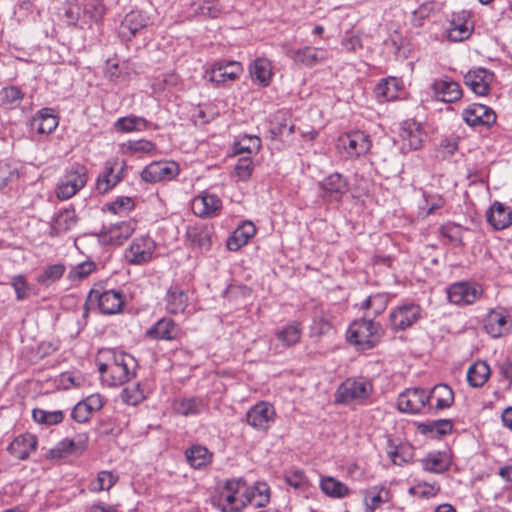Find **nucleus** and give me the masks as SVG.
Listing matches in <instances>:
<instances>
[{
  "mask_svg": "<svg viewBox=\"0 0 512 512\" xmlns=\"http://www.w3.org/2000/svg\"><path fill=\"white\" fill-rule=\"evenodd\" d=\"M270 500V488L265 482H257L252 487H246L243 490L244 507L252 505L254 507H264Z\"/></svg>",
  "mask_w": 512,
  "mask_h": 512,
  "instance_id": "7c9ffc66",
  "label": "nucleus"
},
{
  "mask_svg": "<svg viewBox=\"0 0 512 512\" xmlns=\"http://www.w3.org/2000/svg\"><path fill=\"white\" fill-rule=\"evenodd\" d=\"M88 300L97 301L98 308L102 314L114 315L122 311L125 296L121 290L111 289L101 291L100 289L93 288L89 292Z\"/></svg>",
  "mask_w": 512,
  "mask_h": 512,
  "instance_id": "0eeeda50",
  "label": "nucleus"
},
{
  "mask_svg": "<svg viewBox=\"0 0 512 512\" xmlns=\"http://www.w3.org/2000/svg\"><path fill=\"white\" fill-rule=\"evenodd\" d=\"M253 171V161L250 156L242 157L235 166V172L239 180L246 181Z\"/></svg>",
  "mask_w": 512,
  "mask_h": 512,
  "instance_id": "338daca9",
  "label": "nucleus"
},
{
  "mask_svg": "<svg viewBox=\"0 0 512 512\" xmlns=\"http://www.w3.org/2000/svg\"><path fill=\"white\" fill-rule=\"evenodd\" d=\"M320 488L325 495L331 498H344L350 492L346 484L331 476L320 479Z\"/></svg>",
  "mask_w": 512,
  "mask_h": 512,
  "instance_id": "a18cd8bd",
  "label": "nucleus"
},
{
  "mask_svg": "<svg viewBox=\"0 0 512 512\" xmlns=\"http://www.w3.org/2000/svg\"><path fill=\"white\" fill-rule=\"evenodd\" d=\"M402 81L396 77L381 79L374 87V95L378 102L385 103L396 100L402 89Z\"/></svg>",
  "mask_w": 512,
  "mask_h": 512,
  "instance_id": "bb28decb",
  "label": "nucleus"
},
{
  "mask_svg": "<svg viewBox=\"0 0 512 512\" xmlns=\"http://www.w3.org/2000/svg\"><path fill=\"white\" fill-rule=\"evenodd\" d=\"M147 25L148 18L143 13L139 11H131L124 17L120 25V33L124 37H133Z\"/></svg>",
  "mask_w": 512,
  "mask_h": 512,
  "instance_id": "58836bf2",
  "label": "nucleus"
},
{
  "mask_svg": "<svg viewBox=\"0 0 512 512\" xmlns=\"http://www.w3.org/2000/svg\"><path fill=\"white\" fill-rule=\"evenodd\" d=\"M58 126V118L53 114L52 109L43 108L38 111L30 120V127L39 134H50Z\"/></svg>",
  "mask_w": 512,
  "mask_h": 512,
  "instance_id": "2f4dec72",
  "label": "nucleus"
},
{
  "mask_svg": "<svg viewBox=\"0 0 512 512\" xmlns=\"http://www.w3.org/2000/svg\"><path fill=\"white\" fill-rule=\"evenodd\" d=\"M487 220L496 230H502L512 224V211L500 202H494L487 212Z\"/></svg>",
  "mask_w": 512,
  "mask_h": 512,
  "instance_id": "c9c22d12",
  "label": "nucleus"
},
{
  "mask_svg": "<svg viewBox=\"0 0 512 512\" xmlns=\"http://www.w3.org/2000/svg\"><path fill=\"white\" fill-rule=\"evenodd\" d=\"M483 294L482 287L475 282L460 281L447 288V298L451 304L466 306L475 303Z\"/></svg>",
  "mask_w": 512,
  "mask_h": 512,
  "instance_id": "423d86ee",
  "label": "nucleus"
},
{
  "mask_svg": "<svg viewBox=\"0 0 512 512\" xmlns=\"http://www.w3.org/2000/svg\"><path fill=\"white\" fill-rule=\"evenodd\" d=\"M427 396H429V401L436 400V409L438 410L449 408L454 401V393L446 384L435 385L430 392H427Z\"/></svg>",
  "mask_w": 512,
  "mask_h": 512,
  "instance_id": "49530a36",
  "label": "nucleus"
},
{
  "mask_svg": "<svg viewBox=\"0 0 512 512\" xmlns=\"http://www.w3.org/2000/svg\"><path fill=\"white\" fill-rule=\"evenodd\" d=\"M105 9L98 0H91L84 4L82 20L85 23H99L102 20Z\"/></svg>",
  "mask_w": 512,
  "mask_h": 512,
  "instance_id": "603ef678",
  "label": "nucleus"
},
{
  "mask_svg": "<svg viewBox=\"0 0 512 512\" xmlns=\"http://www.w3.org/2000/svg\"><path fill=\"white\" fill-rule=\"evenodd\" d=\"M275 336L285 347H290L299 342L301 329L297 323L293 322L281 329H278L275 332Z\"/></svg>",
  "mask_w": 512,
  "mask_h": 512,
  "instance_id": "8fccbe9b",
  "label": "nucleus"
},
{
  "mask_svg": "<svg viewBox=\"0 0 512 512\" xmlns=\"http://www.w3.org/2000/svg\"><path fill=\"white\" fill-rule=\"evenodd\" d=\"M425 471L431 473H443L451 466V458L446 452H432L421 460Z\"/></svg>",
  "mask_w": 512,
  "mask_h": 512,
  "instance_id": "ea45409f",
  "label": "nucleus"
},
{
  "mask_svg": "<svg viewBox=\"0 0 512 512\" xmlns=\"http://www.w3.org/2000/svg\"><path fill=\"white\" fill-rule=\"evenodd\" d=\"M37 448V439L34 435L26 433L14 438L7 451L18 460H26Z\"/></svg>",
  "mask_w": 512,
  "mask_h": 512,
  "instance_id": "a878e982",
  "label": "nucleus"
},
{
  "mask_svg": "<svg viewBox=\"0 0 512 512\" xmlns=\"http://www.w3.org/2000/svg\"><path fill=\"white\" fill-rule=\"evenodd\" d=\"M282 50L284 54L292 59L295 63H299L308 67H313L326 58L325 50L322 48L306 46L303 48L294 49L289 44H283Z\"/></svg>",
  "mask_w": 512,
  "mask_h": 512,
  "instance_id": "f3484780",
  "label": "nucleus"
},
{
  "mask_svg": "<svg viewBox=\"0 0 512 512\" xmlns=\"http://www.w3.org/2000/svg\"><path fill=\"white\" fill-rule=\"evenodd\" d=\"M285 483L299 493H305L310 488V481L304 471L292 468L284 472Z\"/></svg>",
  "mask_w": 512,
  "mask_h": 512,
  "instance_id": "de8ad7c7",
  "label": "nucleus"
},
{
  "mask_svg": "<svg viewBox=\"0 0 512 512\" xmlns=\"http://www.w3.org/2000/svg\"><path fill=\"white\" fill-rule=\"evenodd\" d=\"M11 286L14 288L16 293V299L22 301L27 299L32 291V285L28 283L27 279L23 275H15L11 278Z\"/></svg>",
  "mask_w": 512,
  "mask_h": 512,
  "instance_id": "680f3d73",
  "label": "nucleus"
},
{
  "mask_svg": "<svg viewBox=\"0 0 512 512\" xmlns=\"http://www.w3.org/2000/svg\"><path fill=\"white\" fill-rule=\"evenodd\" d=\"M242 72V65L237 61H218L205 71L204 79L220 87L237 80Z\"/></svg>",
  "mask_w": 512,
  "mask_h": 512,
  "instance_id": "39448f33",
  "label": "nucleus"
},
{
  "mask_svg": "<svg viewBox=\"0 0 512 512\" xmlns=\"http://www.w3.org/2000/svg\"><path fill=\"white\" fill-rule=\"evenodd\" d=\"M471 13L466 10L454 12L446 29V36L452 42H461L468 39L473 31V25L469 23Z\"/></svg>",
  "mask_w": 512,
  "mask_h": 512,
  "instance_id": "dca6fc26",
  "label": "nucleus"
},
{
  "mask_svg": "<svg viewBox=\"0 0 512 512\" xmlns=\"http://www.w3.org/2000/svg\"><path fill=\"white\" fill-rule=\"evenodd\" d=\"M65 272L63 264H53L46 267L44 272L38 276L37 281L42 285H49L58 281Z\"/></svg>",
  "mask_w": 512,
  "mask_h": 512,
  "instance_id": "bf43d9fd",
  "label": "nucleus"
},
{
  "mask_svg": "<svg viewBox=\"0 0 512 512\" xmlns=\"http://www.w3.org/2000/svg\"><path fill=\"white\" fill-rule=\"evenodd\" d=\"M149 122L140 116L129 115L119 118L115 123V128L120 132L143 131L148 128Z\"/></svg>",
  "mask_w": 512,
  "mask_h": 512,
  "instance_id": "09e8293b",
  "label": "nucleus"
},
{
  "mask_svg": "<svg viewBox=\"0 0 512 512\" xmlns=\"http://www.w3.org/2000/svg\"><path fill=\"white\" fill-rule=\"evenodd\" d=\"M206 407V403L201 397H183L177 398L172 403L175 413L182 416H193L201 413Z\"/></svg>",
  "mask_w": 512,
  "mask_h": 512,
  "instance_id": "4c0bfd02",
  "label": "nucleus"
},
{
  "mask_svg": "<svg viewBox=\"0 0 512 512\" xmlns=\"http://www.w3.org/2000/svg\"><path fill=\"white\" fill-rule=\"evenodd\" d=\"M101 358L104 361L98 360V371L109 386L122 385L134 377L137 363L130 354L108 349L101 353Z\"/></svg>",
  "mask_w": 512,
  "mask_h": 512,
  "instance_id": "f257e3e1",
  "label": "nucleus"
},
{
  "mask_svg": "<svg viewBox=\"0 0 512 512\" xmlns=\"http://www.w3.org/2000/svg\"><path fill=\"white\" fill-rule=\"evenodd\" d=\"M23 97L24 94L18 87L10 86L2 90V102L10 108L19 106Z\"/></svg>",
  "mask_w": 512,
  "mask_h": 512,
  "instance_id": "0e129e2a",
  "label": "nucleus"
},
{
  "mask_svg": "<svg viewBox=\"0 0 512 512\" xmlns=\"http://www.w3.org/2000/svg\"><path fill=\"white\" fill-rule=\"evenodd\" d=\"M383 334L384 330L380 323L371 318L363 317L350 324L347 330V340L358 350H368L374 348L380 342Z\"/></svg>",
  "mask_w": 512,
  "mask_h": 512,
  "instance_id": "f03ea898",
  "label": "nucleus"
},
{
  "mask_svg": "<svg viewBox=\"0 0 512 512\" xmlns=\"http://www.w3.org/2000/svg\"><path fill=\"white\" fill-rule=\"evenodd\" d=\"M155 249L156 243L151 237H136L126 248L124 258L129 264L143 265L152 260Z\"/></svg>",
  "mask_w": 512,
  "mask_h": 512,
  "instance_id": "6e6552de",
  "label": "nucleus"
},
{
  "mask_svg": "<svg viewBox=\"0 0 512 512\" xmlns=\"http://www.w3.org/2000/svg\"><path fill=\"white\" fill-rule=\"evenodd\" d=\"M433 97L441 102L453 103L462 97V89L458 82L445 77L434 80L431 84Z\"/></svg>",
  "mask_w": 512,
  "mask_h": 512,
  "instance_id": "412c9836",
  "label": "nucleus"
},
{
  "mask_svg": "<svg viewBox=\"0 0 512 512\" xmlns=\"http://www.w3.org/2000/svg\"><path fill=\"white\" fill-rule=\"evenodd\" d=\"M187 240L202 251H208L211 247L210 231L203 226H191L186 232Z\"/></svg>",
  "mask_w": 512,
  "mask_h": 512,
  "instance_id": "c03bdc74",
  "label": "nucleus"
},
{
  "mask_svg": "<svg viewBox=\"0 0 512 512\" xmlns=\"http://www.w3.org/2000/svg\"><path fill=\"white\" fill-rule=\"evenodd\" d=\"M123 401L129 405H137L145 399L144 389L140 383L126 387L121 394Z\"/></svg>",
  "mask_w": 512,
  "mask_h": 512,
  "instance_id": "052dcab7",
  "label": "nucleus"
},
{
  "mask_svg": "<svg viewBox=\"0 0 512 512\" xmlns=\"http://www.w3.org/2000/svg\"><path fill=\"white\" fill-rule=\"evenodd\" d=\"M400 137L403 142V148L417 150L422 145L424 132L419 123L414 120H407L402 124Z\"/></svg>",
  "mask_w": 512,
  "mask_h": 512,
  "instance_id": "cd10ccee",
  "label": "nucleus"
},
{
  "mask_svg": "<svg viewBox=\"0 0 512 512\" xmlns=\"http://www.w3.org/2000/svg\"><path fill=\"white\" fill-rule=\"evenodd\" d=\"M435 4L432 1L422 3L411 15L410 22L413 27H421L424 22L434 13Z\"/></svg>",
  "mask_w": 512,
  "mask_h": 512,
  "instance_id": "13d9d810",
  "label": "nucleus"
},
{
  "mask_svg": "<svg viewBox=\"0 0 512 512\" xmlns=\"http://www.w3.org/2000/svg\"><path fill=\"white\" fill-rule=\"evenodd\" d=\"M320 196L329 202H339L349 191V182L342 174L334 172L320 183Z\"/></svg>",
  "mask_w": 512,
  "mask_h": 512,
  "instance_id": "1a4fd4ad",
  "label": "nucleus"
},
{
  "mask_svg": "<svg viewBox=\"0 0 512 512\" xmlns=\"http://www.w3.org/2000/svg\"><path fill=\"white\" fill-rule=\"evenodd\" d=\"M490 373V367L485 361H476L467 371V381L472 387H482L489 379Z\"/></svg>",
  "mask_w": 512,
  "mask_h": 512,
  "instance_id": "79ce46f5",
  "label": "nucleus"
},
{
  "mask_svg": "<svg viewBox=\"0 0 512 512\" xmlns=\"http://www.w3.org/2000/svg\"><path fill=\"white\" fill-rule=\"evenodd\" d=\"M118 162L109 160L105 162L104 170L98 175L96 180V190L100 194H105L114 188L123 178L124 164L116 171Z\"/></svg>",
  "mask_w": 512,
  "mask_h": 512,
  "instance_id": "4be33fe9",
  "label": "nucleus"
},
{
  "mask_svg": "<svg viewBox=\"0 0 512 512\" xmlns=\"http://www.w3.org/2000/svg\"><path fill=\"white\" fill-rule=\"evenodd\" d=\"M164 300L166 311L173 315L184 313L188 306L186 292L177 285L167 290Z\"/></svg>",
  "mask_w": 512,
  "mask_h": 512,
  "instance_id": "473e14b6",
  "label": "nucleus"
},
{
  "mask_svg": "<svg viewBox=\"0 0 512 512\" xmlns=\"http://www.w3.org/2000/svg\"><path fill=\"white\" fill-rule=\"evenodd\" d=\"M96 269L93 261H84L72 267L68 273L70 280H81L89 276Z\"/></svg>",
  "mask_w": 512,
  "mask_h": 512,
  "instance_id": "e2e57ef3",
  "label": "nucleus"
},
{
  "mask_svg": "<svg viewBox=\"0 0 512 512\" xmlns=\"http://www.w3.org/2000/svg\"><path fill=\"white\" fill-rule=\"evenodd\" d=\"M185 457L192 468L201 469L212 462L213 454L207 447L197 444L186 449Z\"/></svg>",
  "mask_w": 512,
  "mask_h": 512,
  "instance_id": "a19ab883",
  "label": "nucleus"
},
{
  "mask_svg": "<svg viewBox=\"0 0 512 512\" xmlns=\"http://www.w3.org/2000/svg\"><path fill=\"white\" fill-rule=\"evenodd\" d=\"M261 148V139L256 135H244L234 144V153L256 154Z\"/></svg>",
  "mask_w": 512,
  "mask_h": 512,
  "instance_id": "3c124183",
  "label": "nucleus"
},
{
  "mask_svg": "<svg viewBox=\"0 0 512 512\" xmlns=\"http://www.w3.org/2000/svg\"><path fill=\"white\" fill-rule=\"evenodd\" d=\"M32 417L35 422L47 426L57 425L64 419V413L61 410L46 411L44 409L36 408L32 411Z\"/></svg>",
  "mask_w": 512,
  "mask_h": 512,
  "instance_id": "864d4df0",
  "label": "nucleus"
},
{
  "mask_svg": "<svg viewBox=\"0 0 512 512\" xmlns=\"http://www.w3.org/2000/svg\"><path fill=\"white\" fill-rule=\"evenodd\" d=\"M179 171V166L174 161H155L142 170L141 178L147 183H157L172 180Z\"/></svg>",
  "mask_w": 512,
  "mask_h": 512,
  "instance_id": "9b49d317",
  "label": "nucleus"
},
{
  "mask_svg": "<svg viewBox=\"0 0 512 512\" xmlns=\"http://www.w3.org/2000/svg\"><path fill=\"white\" fill-rule=\"evenodd\" d=\"M494 74L487 69L478 68L470 70L464 76V83L476 94L480 96L487 95Z\"/></svg>",
  "mask_w": 512,
  "mask_h": 512,
  "instance_id": "b1692460",
  "label": "nucleus"
},
{
  "mask_svg": "<svg viewBox=\"0 0 512 512\" xmlns=\"http://www.w3.org/2000/svg\"><path fill=\"white\" fill-rule=\"evenodd\" d=\"M421 314V308L414 303L400 305L393 309L389 315L391 328L394 331H403L410 328L418 321Z\"/></svg>",
  "mask_w": 512,
  "mask_h": 512,
  "instance_id": "f8f14e48",
  "label": "nucleus"
},
{
  "mask_svg": "<svg viewBox=\"0 0 512 512\" xmlns=\"http://www.w3.org/2000/svg\"><path fill=\"white\" fill-rule=\"evenodd\" d=\"M136 226L133 219L113 224L104 232L103 241L115 246L122 245L134 233Z\"/></svg>",
  "mask_w": 512,
  "mask_h": 512,
  "instance_id": "393cba45",
  "label": "nucleus"
},
{
  "mask_svg": "<svg viewBox=\"0 0 512 512\" xmlns=\"http://www.w3.org/2000/svg\"><path fill=\"white\" fill-rule=\"evenodd\" d=\"M181 333V328L174 320L163 317L147 330L146 335L155 340L173 341L177 340Z\"/></svg>",
  "mask_w": 512,
  "mask_h": 512,
  "instance_id": "5701e85b",
  "label": "nucleus"
},
{
  "mask_svg": "<svg viewBox=\"0 0 512 512\" xmlns=\"http://www.w3.org/2000/svg\"><path fill=\"white\" fill-rule=\"evenodd\" d=\"M383 494H387L383 487L374 486L365 492L364 503L366 512H374L382 503L385 502Z\"/></svg>",
  "mask_w": 512,
  "mask_h": 512,
  "instance_id": "4d7b16f0",
  "label": "nucleus"
},
{
  "mask_svg": "<svg viewBox=\"0 0 512 512\" xmlns=\"http://www.w3.org/2000/svg\"><path fill=\"white\" fill-rule=\"evenodd\" d=\"M193 11L197 15L214 19L221 14L222 7L218 0H203L193 4Z\"/></svg>",
  "mask_w": 512,
  "mask_h": 512,
  "instance_id": "5fc2aeb1",
  "label": "nucleus"
},
{
  "mask_svg": "<svg viewBox=\"0 0 512 512\" xmlns=\"http://www.w3.org/2000/svg\"><path fill=\"white\" fill-rule=\"evenodd\" d=\"M372 382L365 377L347 378L336 390L335 402L345 405L363 404L372 394Z\"/></svg>",
  "mask_w": 512,
  "mask_h": 512,
  "instance_id": "7ed1b4c3",
  "label": "nucleus"
},
{
  "mask_svg": "<svg viewBox=\"0 0 512 512\" xmlns=\"http://www.w3.org/2000/svg\"><path fill=\"white\" fill-rule=\"evenodd\" d=\"M134 205L131 197L120 196L108 204V210L114 214L127 213L134 208Z\"/></svg>",
  "mask_w": 512,
  "mask_h": 512,
  "instance_id": "69168bd1",
  "label": "nucleus"
},
{
  "mask_svg": "<svg viewBox=\"0 0 512 512\" xmlns=\"http://www.w3.org/2000/svg\"><path fill=\"white\" fill-rule=\"evenodd\" d=\"M87 443L86 435H78L74 439L65 438L48 451L47 458L59 460L69 456H80L86 450Z\"/></svg>",
  "mask_w": 512,
  "mask_h": 512,
  "instance_id": "4468645a",
  "label": "nucleus"
},
{
  "mask_svg": "<svg viewBox=\"0 0 512 512\" xmlns=\"http://www.w3.org/2000/svg\"><path fill=\"white\" fill-rule=\"evenodd\" d=\"M340 143L351 158L365 155L371 148L370 136L363 131H353L340 137Z\"/></svg>",
  "mask_w": 512,
  "mask_h": 512,
  "instance_id": "6ab92c4d",
  "label": "nucleus"
},
{
  "mask_svg": "<svg viewBox=\"0 0 512 512\" xmlns=\"http://www.w3.org/2000/svg\"><path fill=\"white\" fill-rule=\"evenodd\" d=\"M275 411L272 405L261 401L252 406L246 413L247 423L255 429L267 430L274 421Z\"/></svg>",
  "mask_w": 512,
  "mask_h": 512,
  "instance_id": "aec40b11",
  "label": "nucleus"
},
{
  "mask_svg": "<svg viewBox=\"0 0 512 512\" xmlns=\"http://www.w3.org/2000/svg\"><path fill=\"white\" fill-rule=\"evenodd\" d=\"M386 452L391 461L399 466L409 463L414 456V448L411 444L396 442L391 438L387 440Z\"/></svg>",
  "mask_w": 512,
  "mask_h": 512,
  "instance_id": "c756f323",
  "label": "nucleus"
},
{
  "mask_svg": "<svg viewBox=\"0 0 512 512\" xmlns=\"http://www.w3.org/2000/svg\"><path fill=\"white\" fill-rule=\"evenodd\" d=\"M77 221L74 209H64L55 216L50 227V234L52 236L65 234L76 226Z\"/></svg>",
  "mask_w": 512,
  "mask_h": 512,
  "instance_id": "e433bc0d",
  "label": "nucleus"
},
{
  "mask_svg": "<svg viewBox=\"0 0 512 512\" xmlns=\"http://www.w3.org/2000/svg\"><path fill=\"white\" fill-rule=\"evenodd\" d=\"M87 169L81 164H73L66 171L56 187V195L60 200H67L73 197L87 183Z\"/></svg>",
  "mask_w": 512,
  "mask_h": 512,
  "instance_id": "20e7f679",
  "label": "nucleus"
},
{
  "mask_svg": "<svg viewBox=\"0 0 512 512\" xmlns=\"http://www.w3.org/2000/svg\"><path fill=\"white\" fill-rule=\"evenodd\" d=\"M118 480V477L110 471H100L95 480L89 484V490L100 492L112 488Z\"/></svg>",
  "mask_w": 512,
  "mask_h": 512,
  "instance_id": "6e6d98bb",
  "label": "nucleus"
},
{
  "mask_svg": "<svg viewBox=\"0 0 512 512\" xmlns=\"http://www.w3.org/2000/svg\"><path fill=\"white\" fill-rule=\"evenodd\" d=\"M92 410L93 407L91 404L79 402L74 406L71 417L78 423H85L90 419Z\"/></svg>",
  "mask_w": 512,
  "mask_h": 512,
  "instance_id": "774afa93",
  "label": "nucleus"
},
{
  "mask_svg": "<svg viewBox=\"0 0 512 512\" xmlns=\"http://www.w3.org/2000/svg\"><path fill=\"white\" fill-rule=\"evenodd\" d=\"M389 300V294L385 292H378L369 295L365 300H363L359 307L360 310L365 311L363 317L373 319L382 314L387 308Z\"/></svg>",
  "mask_w": 512,
  "mask_h": 512,
  "instance_id": "72a5a7b5",
  "label": "nucleus"
},
{
  "mask_svg": "<svg viewBox=\"0 0 512 512\" xmlns=\"http://www.w3.org/2000/svg\"><path fill=\"white\" fill-rule=\"evenodd\" d=\"M250 74L260 85L266 87L272 78V65L266 58H257L250 65Z\"/></svg>",
  "mask_w": 512,
  "mask_h": 512,
  "instance_id": "37998d69",
  "label": "nucleus"
},
{
  "mask_svg": "<svg viewBox=\"0 0 512 512\" xmlns=\"http://www.w3.org/2000/svg\"><path fill=\"white\" fill-rule=\"evenodd\" d=\"M245 482L242 479H230L225 482L220 501L223 503L224 512H239L244 508L243 492Z\"/></svg>",
  "mask_w": 512,
  "mask_h": 512,
  "instance_id": "ddd939ff",
  "label": "nucleus"
},
{
  "mask_svg": "<svg viewBox=\"0 0 512 512\" xmlns=\"http://www.w3.org/2000/svg\"><path fill=\"white\" fill-rule=\"evenodd\" d=\"M484 328L493 338L507 334L509 331L507 315L501 311L491 310L485 318Z\"/></svg>",
  "mask_w": 512,
  "mask_h": 512,
  "instance_id": "f704fd0d",
  "label": "nucleus"
},
{
  "mask_svg": "<svg viewBox=\"0 0 512 512\" xmlns=\"http://www.w3.org/2000/svg\"><path fill=\"white\" fill-rule=\"evenodd\" d=\"M465 123L471 127L489 128L496 122V113L492 108L478 103L470 104L462 112Z\"/></svg>",
  "mask_w": 512,
  "mask_h": 512,
  "instance_id": "2eb2a0df",
  "label": "nucleus"
},
{
  "mask_svg": "<svg viewBox=\"0 0 512 512\" xmlns=\"http://www.w3.org/2000/svg\"><path fill=\"white\" fill-rule=\"evenodd\" d=\"M191 208L193 213L198 217L214 218L218 216L222 210V201L215 194L202 192L194 197Z\"/></svg>",
  "mask_w": 512,
  "mask_h": 512,
  "instance_id": "a211bd4d",
  "label": "nucleus"
},
{
  "mask_svg": "<svg viewBox=\"0 0 512 512\" xmlns=\"http://www.w3.org/2000/svg\"><path fill=\"white\" fill-rule=\"evenodd\" d=\"M429 404V396L423 388H408L399 394L397 407L408 414L420 413Z\"/></svg>",
  "mask_w": 512,
  "mask_h": 512,
  "instance_id": "9d476101",
  "label": "nucleus"
},
{
  "mask_svg": "<svg viewBox=\"0 0 512 512\" xmlns=\"http://www.w3.org/2000/svg\"><path fill=\"white\" fill-rule=\"evenodd\" d=\"M256 227L251 221H244L239 225L228 237L226 246L230 251H238L240 248L248 244L255 236Z\"/></svg>",
  "mask_w": 512,
  "mask_h": 512,
  "instance_id": "c85d7f7f",
  "label": "nucleus"
}]
</instances>
